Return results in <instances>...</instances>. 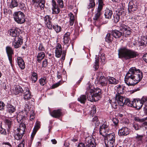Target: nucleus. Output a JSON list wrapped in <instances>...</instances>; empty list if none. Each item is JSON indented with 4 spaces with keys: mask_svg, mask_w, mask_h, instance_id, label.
Instances as JSON below:
<instances>
[{
    "mask_svg": "<svg viewBox=\"0 0 147 147\" xmlns=\"http://www.w3.org/2000/svg\"><path fill=\"white\" fill-rule=\"evenodd\" d=\"M142 77V73L139 69L132 67L126 74L125 81L128 86H134L138 83Z\"/></svg>",
    "mask_w": 147,
    "mask_h": 147,
    "instance_id": "1",
    "label": "nucleus"
},
{
    "mask_svg": "<svg viewBox=\"0 0 147 147\" xmlns=\"http://www.w3.org/2000/svg\"><path fill=\"white\" fill-rule=\"evenodd\" d=\"M118 52L119 57L120 58H123L125 60L135 58L137 55L136 52L125 47L120 48L118 50Z\"/></svg>",
    "mask_w": 147,
    "mask_h": 147,
    "instance_id": "2",
    "label": "nucleus"
},
{
    "mask_svg": "<svg viewBox=\"0 0 147 147\" xmlns=\"http://www.w3.org/2000/svg\"><path fill=\"white\" fill-rule=\"evenodd\" d=\"M96 144L94 138L90 137H86L84 143H80L77 147H96Z\"/></svg>",
    "mask_w": 147,
    "mask_h": 147,
    "instance_id": "3",
    "label": "nucleus"
},
{
    "mask_svg": "<svg viewBox=\"0 0 147 147\" xmlns=\"http://www.w3.org/2000/svg\"><path fill=\"white\" fill-rule=\"evenodd\" d=\"M13 16L15 21L18 24H22L25 21L24 13L20 11L15 12Z\"/></svg>",
    "mask_w": 147,
    "mask_h": 147,
    "instance_id": "4",
    "label": "nucleus"
},
{
    "mask_svg": "<svg viewBox=\"0 0 147 147\" xmlns=\"http://www.w3.org/2000/svg\"><path fill=\"white\" fill-rule=\"evenodd\" d=\"M99 129L100 134L104 137L109 134L111 131L109 125L107 123H103L100 126Z\"/></svg>",
    "mask_w": 147,
    "mask_h": 147,
    "instance_id": "5",
    "label": "nucleus"
},
{
    "mask_svg": "<svg viewBox=\"0 0 147 147\" xmlns=\"http://www.w3.org/2000/svg\"><path fill=\"white\" fill-rule=\"evenodd\" d=\"M102 10L97 9L95 15L93 18V20L94 21V24L96 26L98 27L100 26L103 24L100 19V17L102 14L101 12Z\"/></svg>",
    "mask_w": 147,
    "mask_h": 147,
    "instance_id": "6",
    "label": "nucleus"
},
{
    "mask_svg": "<svg viewBox=\"0 0 147 147\" xmlns=\"http://www.w3.org/2000/svg\"><path fill=\"white\" fill-rule=\"evenodd\" d=\"M96 76V79L98 83L102 86H106L107 84V79L103 76L102 72H98Z\"/></svg>",
    "mask_w": 147,
    "mask_h": 147,
    "instance_id": "7",
    "label": "nucleus"
},
{
    "mask_svg": "<svg viewBox=\"0 0 147 147\" xmlns=\"http://www.w3.org/2000/svg\"><path fill=\"white\" fill-rule=\"evenodd\" d=\"M147 119L146 118L143 119H140L138 117H136L134 118V120L139 122L142 123V125H138V124H134L133 127L136 130L140 129V128L144 126L147 125V122H144Z\"/></svg>",
    "mask_w": 147,
    "mask_h": 147,
    "instance_id": "8",
    "label": "nucleus"
},
{
    "mask_svg": "<svg viewBox=\"0 0 147 147\" xmlns=\"http://www.w3.org/2000/svg\"><path fill=\"white\" fill-rule=\"evenodd\" d=\"M119 27L120 30L122 31V35L125 37L131 34V29L127 26H126L124 24L120 23Z\"/></svg>",
    "mask_w": 147,
    "mask_h": 147,
    "instance_id": "9",
    "label": "nucleus"
},
{
    "mask_svg": "<svg viewBox=\"0 0 147 147\" xmlns=\"http://www.w3.org/2000/svg\"><path fill=\"white\" fill-rule=\"evenodd\" d=\"M23 43V40L19 37L14 38V40L12 42L13 46L15 48H18L20 47Z\"/></svg>",
    "mask_w": 147,
    "mask_h": 147,
    "instance_id": "10",
    "label": "nucleus"
},
{
    "mask_svg": "<svg viewBox=\"0 0 147 147\" xmlns=\"http://www.w3.org/2000/svg\"><path fill=\"white\" fill-rule=\"evenodd\" d=\"M86 95L88 100L91 102L96 101L98 100V99L96 97L90 89L88 90V93L86 92Z\"/></svg>",
    "mask_w": 147,
    "mask_h": 147,
    "instance_id": "11",
    "label": "nucleus"
},
{
    "mask_svg": "<svg viewBox=\"0 0 147 147\" xmlns=\"http://www.w3.org/2000/svg\"><path fill=\"white\" fill-rule=\"evenodd\" d=\"M6 50L10 63L12 66V55L13 54V51L11 47L9 46L6 47Z\"/></svg>",
    "mask_w": 147,
    "mask_h": 147,
    "instance_id": "12",
    "label": "nucleus"
},
{
    "mask_svg": "<svg viewBox=\"0 0 147 147\" xmlns=\"http://www.w3.org/2000/svg\"><path fill=\"white\" fill-rule=\"evenodd\" d=\"M138 7L137 3L135 1H130L128 5L129 11H136L138 9Z\"/></svg>",
    "mask_w": 147,
    "mask_h": 147,
    "instance_id": "13",
    "label": "nucleus"
},
{
    "mask_svg": "<svg viewBox=\"0 0 147 147\" xmlns=\"http://www.w3.org/2000/svg\"><path fill=\"white\" fill-rule=\"evenodd\" d=\"M50 114L52 117L55 118H59L62 115L61 110L60 109L54 110L51 112Z\"/></svg>",
    "mask_w": 147,
    "mask_h": 147,
    "instance_id": "14",
    "label": "nucleus"
},
{
    "mask_svg": "<svg viewBox=\"0 0 147 147\" xmlns=\"http://www.w3.org/2000/svg\"><path fill=\"white\" fill-rule=\"evenodd\" d=\"M55 49V56L59 58L62 54L61 46L59 43H57Z\"/></svg>",
    "mask_w": 147,
    "mask_h": 147,
    "instance_id": "15",
    "label": "nucleus"
},
{
    "mask_svg": "<svg viewBox=\"0 0 147 147\" xmlns=\"http://www.w3.org/2000/svg\"><path fill=\"white\" fill-rule=\"evenodd\" d=\"M115 98L117 100L118 104L120 106H123V102L124 101L125 97H123L121 94H116Z\"/></svg>",
    "mask_w": 147,
    "mask_h": 147,
    "instance_id": "16",
    "label": "nucleus"
},
{
    "mask_svg": "<svg viewBox=\"0 0 147 147\" xmlns=\"http://www.w3.org/2000/svg\"><path fill=\"white\" fill-rule=\"evenodd\" d=\"M118 134L119 136H126L129 134V130L126 127H123L119 130Z\"/></svg>",
    "mask_w": 147,
    "mask_h": 147,
    "instance_id": "17",
    "label": "nucleus"
},
{
    "mask_svg": "<svg viewBox=\"0 0 147 147\" xmlns=\"http://www.w3.org/2000/svg\"><path fill=\"white\" fill-rule=\"evenodd\" d=\"M52 10L53 14H58L60 11L58 6L56 4V2L54 0H52Z\"/></svg>",
    "mask_w": 147,
    "mask_h": 147,
    "instance_id": "18",
    "label": "nucleus"
},
{
    "mask_svg": "<svg viewBox=\"0 0 147 147\" xmlns=\"http://www.w3.org/2000/svg\"><path fill=\"white\" fill-rule=\"evenodd\" d=\"M92 92L94 94V96H96L97 99H98V100L101 98L100 96L101 93V90L99 88H94V89H90Z\"/></svg>",
    "mask_w": 147,
    "mask_h": 147,
    "instance_id": "19",
    "label": "nucleus"
},
{
    "mask_svg": "<svg viewBox=\"0 0 147 147\" xmlns=\"http://www.w3.org/2000/svg\"><path fill=\"white\" fill-rule=\"evenodd\" d=\"M13 90L14 93L16 95L22 93L24 91L22 88L19 85L14 86Z\"/></svg>",
    "mask_w": 147,
    "mask_h": 147,
    "instance_id": "20",
    "label": "nucleus"
},
{
    "mask_svg": "<svg viewBox=\"0 0 147 147\" xmlns=\"http://www.w3.org/2000/svg\"><path fill=\"white\" fill-rule=\"evenodd\" d=\"M40 122L39 121H37L36 122L34 128L33 130V131L31 136L32 139H33L37 131L40 128Z\"/></svg>",
    "mask_w": 147,
    "mask_h": 147,
    "instance_id": "21",
    "label": "nucleus"
},
{
    "mask_svg": "<svg viewBox=\"0 0 147 147\" xmlns=\"http://www.w3.org/2000/svg\"><path fill=\"white\" fill-rule=\"evenodd\" d=\"M10 35L16 38V37H19L20 35V32L17 29H11L10 30Z\"/></svg>",
    "mask_w": 147,
    "mask_h": 147,
    "instance_id": "22",
    "label": "nucleus"
},
{
    "mask_svg": "<svg viewBox=\"0 0 147 147\" xmlns=\"http://www.w3.org/2000/svg\"><path fill=\"white\" fill-rule=\"evenodd\" d=\"M105 140L115 142V136L114 133H110L105 137Z\"/></svg>",
    "mask_w": 147,
    "mask_h": 147,
    "instance_id": "23",
    "label": "nucleus"
},
{
    "mask_svg": "<svg viewBox=\"0 0 147 147\" xmlns=\"http://www.w3.org/2000/svg\"><path fill=\"white\" fill-rule=\"evenodd\" d=\"M18 64L21 69H23L25 67V64L24 61L20 57L17 58Z\"/></svg>",
    "mask_w": 147,
    "mask_h": 147,
    "instance_id": "24",
    "label": "nucleus"
},
{
    "mask_svg": "<svg viewBox=\"0 0 147 147\" xmlns=\"http://www.w3.org/2000/svg\"><path fill=\"white\" fill-rule=\"evenodd\" d=\"M22 133V134L21 133L20 131L17 129V131L15 132L14 135L15 139L17 140L21 139L25 133L23 132Z\"/></svg>",
    "mask_w": 147,
    "mask_h": 147,
    "instance_id": "25",
    "label": "nucleus"
},
{
    "mask_svg": "<svg viewBox=\"0 0 147 147\" xmlns=\"http://www.w3.org/2000/svg\"><path fill=\"white\" fill-rule=\"evenodd\" d=\"M138 44L139 46L146 45L147 44V36H142L141 39L140 41H139Z\"/></svg>",
    "mask_w": 147,
    "mask_h": 147,
    "instance_id": "26",
    "label": "nucleus"
},
{
    "mask_svg": "<svg viewBox=\"0 0 147 147\" xmlns=\"http://www.w3.org/2000/svg\"><path fill=\"white\" fill-rule=\"evenodd\" d=\"M112 33L113 36L115 38H118L122 35V32L116 30L112 31Z\"/></svg>",
    "mask_w": 147,
    "mask_h": 147,
    "instance_id": "27",
    "label": "nucleus"
},
{
    "mask_svg": "<svg viewBox=\"0 0 147 147\" xmlns=\"http://www.w3.org/2000/svg\"><path fill=\"white\" fill-rule=\"evenodd\" d=\"M105 16L107 19H110L113 15V12L111 10L107 9L105 11Z\"/></svg>",
    "mask_w": 147,
    "mask_h": 147,
    "instance_id": "28",
    "label": "nucleus"
},
{
    "mask_svg": "<svg viewBox=\"0 0 147 147\" xmlns=\"http://www.w3.org/2000/svg\"><path fill=\"white\" fill-rule=\"evenodd\" d=\"M68 16L69 19V25L72 26L73 25L74 22L75 18L74 16L71 13H70L68 14Z\"/></svg>",
    "mask_w": 147,
    "mask_h": 147,
    "instance_id": "29",
    "label": "nucleus"
},
{
    "mask_svg": "<svg viewBox=\"0 0 147 147\" xmlns=\"http://www.w3.org/2000/svg\"><path fill=\"white\" fill-rule=\"evenodd\" d=\"M45 57V53L43 52H41L38 53L37 56V61L38 63H40L41 61Z\"/></svg>",
    "mask_w": 147,
    "mask_h": 147,
    "instance_id": "30",
    "label": "nucleus"
},
{
    "mask_svg": "<svg viewBox=\"0 0 147 147\" xmlns=\"http://www.w3.org/2000/svg\"><path fill=\"white\" fill-rule=\"evenodd\" d=\"M11 0V2L9 5L10 8L12 9L18 6V4L17 1V0Z\"/></svg>",
    "mask_w": 147,
    "mask_h": 147,
    "instance_id": "31",
    "label": "nucleus"
},
{
    "mask_svg": "<svg viewBox=\"0 0 147 147\" xmlns=\"http://www.w3.org/2000/svg\"><path fill=\"white\" fill-rule=\"evenodd\" d=\"M16 111L15 107L13 105L9 104L7 106V111L10 113H13Z\"/></svg>",
    "mask_w": 147,
    "mask_h": 147,
    "instance_id": "32",
    "label": "nucleus"
},
{
    "mask_svg": "<svg viewBox=\"0 0 147 147\" xmlns=\"http://www.w3.org/2000/svg\"><path fill=\"white\" fill-rule=\"evenodd\" d=\"M78 100L81 103L84 104L86 100V96L84 95H81L80 97L78 98Z\"/></svg>",
    "mask_w": 147,
    "mask_h": 147,
    "instance_id": "33",
    "label": "nucleus"
},
{
    "mask_svg": "<svg viewBox=\"0 0 147 147\" xmlns=\"http://www.w3.org/2000/svg\"><path fill=\"white\" fill-rule=\"evenodd\" d=\"M105 143L106 147H113L115 144V142L106 140H105Z\"/></svg>",
    "mask_w": 147,
    "mask_h": 147,
    "instance_id": "34",
    "label": "nucleus"
},
{
    "mask_svg": "<svg viewBox=\"0 0 147 147\" xmlns=\"http://www.w3.org/2000/svg\"><path fill=\"white\" fill-rule=\"evenodd\" d=\"M26 126L25 124L22 123H21L20 125V128H18L17 129L20 131V133L22 134L23 132H25V129L26 128Z\"/></svg>",
    "mask_w": 147,
    "mask_h": 147,
    "instance_id": "35",
    "label": "nucleus"
},
{
    "mask_svg": "<svg viewBox=\"0 0 147 147\" xmlns=\"http://www.w3.org/2000/svg\"><path fill=\"white\" fill-rule=\"evenodd\" d=\"M108 81L109 84H116L118 81L113 77H110L108 79Z\"/></svg>",
    "mask_w": 147,
    "mask_h": 147,
    "instance_id": "36",
    "label": "nucleus"
},
{
    "mask_svg": "<svg viewBox=\"0 0 147 147\" xmlns=\"http://www.w3.org/2000/svg\"><path fill=\"white\" fill-rule=\"evenodd\" d=\"M117 88V93L116 94H121L124 93V87L123 86L119 85Z\"/></svg>",
    "mask_w": 147,
    "mask_h": 147,
    "instance_id": "37",
    "label": "nucleus"
},
{
    "mask_svg": "<svg viewBox=\"0 0 147 147\" xmlns=\"http://www.w3.org/2000/svg\"><path fill=\"white\" fill-rule=\"evenodd\" d=\"M143 105V103H142V101L141 100H137L136 102V107L137 108L140 109L141 108Z\"/></svg>",
    "mask_w": 147,
    "mask_h": 147,
    "instance_id": "38",
    "label": "nucleus"
},
{
    "mask_svg": "<svg viewBox=\"0 0 147 147\" xmlns=\"http://www.w3.org/2000/svg\"><path fill=\"white\" fill-rule=\"evenodd\" d=\"M31 79L32 81H34V83L36 82L38 79L37 74L36 73L34 72H32L31 76Z\"/></svg>",
    "mask_w": 147,
    "mask_h": 147,
    "instance_id": "39",
    "label": "nucleus"
},
{
    "mask_svg": "<svg viewBox=\"0 0 147 147\" xmlns=\"http://www.w3.org/2000/svg\"><path fill=\"white\" fill-rule=\"evenodd\" d=\"M113 40L112 35H111L110 34H107L106 37V41L108 42H111Z\"/></svg>",
    "mask_w": 147,
    "mask_h": 147,
    "instance_id": "40",
    "label": "nucleus"
},
{
    "mask_svg": "<svg viewBox=\"0 0 147 147\" xmlns=\"http://www.w3.org/2000/svg\"><path fill=\"white\" fill-rule=\"evenodd\" d=\"M5 121L6 124L7 125L8 129H10L12 124V120L11 119H5Z\"/></svg>",
    "mask_w": 147,
    "mask_h": 147,
    "instance_id": "41",
    "label": "nucleus"
},
{
    "mask_svg": "<svg viewBox=\"0 0 147 147\" xmlns=\"http://www.w3.org/2000/svg\"><path fill=\"white\" fill-rule=\"evenodd\" d=\"M52 28L57 33H58L61 30V27L57 25H53Z\"/></svg>",
    "mask_w": 147,
    "mask_h": 147,
    "instance_id": "42",
    "label": "nucleus"
},
{
    "mask_svg": "<svg viewBox=\"0 0 147 147\" xmlns=\"http://www.w3.org/2000/svg\"><path fill=\"white\" fill-rule=\"evenodd\" d=\"M95 4L94 2V0H90L89 5H88V9L93 8H94Z\"/></svg>",
    "mask_w": 147,
    "mask_h": 147,
    "instance_id": "43",
    "label": "nucleus"
},
{
    "mask_svg": "<svg viewBox=\"0 0 147 147\" xmlns=\"http://www.w3.org/2000/svg\"><path fill=\"white\" fill-rule=\"evenodd\" d=\"M120 18V15L116 14L113 15L114 22L115 23L118 22Z\"/></svg>",
    "mask_w": 147,
    "mask_h": 147,
    "instance_id": "44",
    "label": "nucleus"
},
{
    "mask_svg": "<svg viewBox=\"0 0 147 147\" xmlns=\"http://www.w3.org/2000/svg\"><path fill=\"white\" fill-rule=\"evenodd\" d=\"M98 9L102 10L103 6L104 4L103 2V0H98Z\"/></svg>",
    "mask_w": 147,
    "mask_h": 147,
    "instance_id": "45",
    "label": "nucleus"
},
{
    "mask_svg": "<svg viewBox=\"0 0 147 147\" xmlns=\"http://www.w3.org/2000/svg\"><path fill=\"white\" fill-rule=\"evenodd\" d=\"M92 121H93L95 124L96 127L97 126H98L100 123V122L98 119V118L97 117H94L92 119Z\"/></svg>",
    "mask_w": 147,
    "mask_h": 147,
    "instance_id": "46",
    "label": "nucleus"
},
{
    "mask_svg": "<svg viewBox=\"0 0 147 147\" xmlns=\"http://www.w3.org/2000/svg\"><path fill=\"white\" fill-rule=\"evenodd\" d=\"M130 100L128 98H127L125 97L124 101L123 102V105H128L129 107H131V104L130 103Z\"/></svg>",
    "mask_w": 147,
    "mask_h": 147,
    "instance_id": "47",
    "label": "nucleus"
},
{
    "mask_svg": "<svg viewBox=\"0 0 147 147\" xmlns=\"http://www.w3.org/2000/svg\"><path fill=\"white\" fill-rule=\"evenodd\" d=\"M92 110L90 111V114L92 116H93V115L96 112V107L95 105H93L92 107Z\"/></svg>",
    "mask_w": 147,
    "mask_h": 147,
    "instance_id": "48",
    "label": "nucleus"
},
{
    "mask_svg": "<svg viewBox=\"0 0 147 147\" xmlns=\"http://www.w3.org/2000/svg\"><path fill=\"white\" fill-rule=\"evenodd\" d=\"M23 92L24 93V95H27L28 94H30V91L28 88H25Z\"/></svg>",
    "mask_w": 147,
    "mask_h": 147,
    "instance_id": "49",
    "label": "nucleus"
},
{
    "mask_svg": "<svg viewBox=\"0 0 147 147\" xmlns=\"http://www.w3.org/2000/svg\"><path fill=\"white\" fill-rule=\"evenodd\" d=\"M18 5L19 8L22 10H25L26 9V7L25 6L24 4L22 2H20L19 4H18Z\"/></svg>",
    "mask_w": 147,
    "mask_h": 147,
    "instance_id": "50",
    "label": "nucleus"
},
{
    "mask_svg": "<svg viewBox=\"0 0 147 147\" xmlns=\"http://www.w3.org/2000/svg\"><path fill=\"white\" fill-rule=\"evenodd\" d=\"M24 117L22 115H19L17 116V120L18 121H20L22 122L24 121Z\"/></svg>",
    "mask_w": 147,
    "mask_h": 147,
    "instance_id": "51",
    "label": "nucleus"
},
{
    "mask_svg": "<svg viewBox=\"0 0 147 147\" xmlns=\"http://www.w3.org/2000/svg\"><path fill=\"white\" fill-rule=\"evenodd\" d=\"M46 78H41L39 80L40 83L42 86H44L46 83Z\"/></svg>",
    "mask_w": 147,
    "mask_h": 147,
    "instance_id": "52",
    "label": "nucleus"
},
{
    "mask_svg": "<svg viewBox=\"0 0 147 147\" xmlns=\"http://www.w3.org/2000/svg\"><path fill=\"white\" fill-rule=\"evenodd\" d=\"M45 24L47 27L50 29H51L53 27L52 25L51 21L47 22H45Z\"/></svg>",
    "mask_w": 147,
    "mask_h": 147,
    "instance_id": "53",
    "label": "nucleus"
},
{
    "mask_svg": "<svg viewBox=\"0 0 147 147\" xmlns=\"http://www.w3.org/2000/svg\"><path fill=\"white\" fill-rule=\"evenodd\" d=\"M0 133L3 135H6V132L5 130L3 128L1 125H0Z\"/></svg>",
    "mask_w": 147,
    "mask_h": 147,
    "instance_id": "54",
    "label": "nucleus"
},
{
    "mask_svg": "<svg viewBox=\"0 0 147 147\" xmlns=\"http://www.w3.org/2000/svg\"><path fill=\"white\" fill-rule=\"evenodd\" d=\"M142 103L144 105L145 107L147 106V99L146 98L143 97L141 99Z\"/></svg>",
    "mask_w": 147,
    "mask_h": 147,
    "instance_id": "55",
    "label": "nucleus"
},
{
    "mask_svg": "<svg viewBox=\"0 0 147 147\" xmlns=\"http://www.w3.org/2000/svg\"><path fill=\"white\" fill-rule=\"evenodd\" d=\"M109 102L113 108L114 109L117 108V104L116 102H113L112 100H110Z\"/></svg>",
    "mask_w": 147,
    "mask_h": 147,
    "instance_id": "56",
    "label": "nucleus"
},
{
    "mask_svg": "<svg viewBox=\"0 0 147 147\" xmlns=\"http://www.w3.org/2000/svg\"><path fill=\"white\" fill-rule=\"evenodd\" d=\"M44 20L45 23V22H47L51 21V18L49 16L47 15L44 17Z\"/></svg>",
    "mask_w": 147,
    "mask_h": 147,
    "instance_id": "57",
    "label": "nucleus"
},
{
    "mask_svg": "<svg viewBox=\"0 0 147 147\" xmlns=\"http://www.w3.org/2000/svg\"><path fill=\"white\" fill-rule=\"evenodd\" d=\"M112 121L114 125L115 126H117L118 125L119 122L118 119L115 118H113V119Z\"/></svg>",
    "mask_w": 147,
    "mask_h": 147,
    "instance_id": "58",
    "label": "nucleus"
},
{
    "mask_svg": "<svg viewBox=\"0 0 147 147\" xmlns=\"http://www.w3.org/2000/svg\"><path fill=\"white\" fill-rule=\"evenodd\" d=\"M48 65L47 60L45 59L42 62V66L43 67H46Z\"/></svg>",
    "mask_w": 147,
    "mask_h": 147,
    "instance_id": "59",
    "label": "nucleus"
},
{
    "mask_svg": "<svg viewBox=\"0 0 147 147\" xmlns=\"http://www.w3.org/2000/svg\"><path fill=\"white\" fill-rule=\"evenodd\" d=\"M57 3L59 5L60 7L62 8L63 7V1L62 0H56Z\"/></svg>",
    "mask_w": 147,
    "mask_h": 147,
    "instance_id": "60",
    "label": "nucleus"
},
{
    "mask_svg": "<svg viewBox=\"0 0 147 147\" xmlns=\"http://www.w3.org/2000/svg\"><path fill=\"white\" fill-rule=\"evenodd\" d=\"M38 49V51H45V48L42 44H39Z\"/></svg>",
    "mask_w": 147,
    "mask_h": 147,
    "instance_id": "61",
    "label": "nucleus"
},
{
    "mask_svg": "<svg viewBox=\"0 0 147 147\" xmlns=\"http://www.w3.org/2000/svg\"><path fill=\"white\" fill-rule=\"evenodd\" d=\"M70 39V38H67L66 37H63V42L65 45L68 44Z\"/></svg>",
    "mask_w": 147,
    "mask_h": 147,
    "instance_id": "62",
    "label": "nucleus"
},
{
    "mask_svg": "<svg viewBox=\"0 0 147 147\" xmlns=\"http://www.w3.org/2000/svg\"><path fill=\"white\" fill-rule=\"evenodd\" d=\"M60 83L61 82L59 81V82L51 86V88L54 89L58 87L60 85Z\"/></svg>",
    "mask_w": 147,
    "mask_h": 147,
    "instance_id": "63",
    "label": "nucleus"
},
{
    "mask_svg": "<svg viewBox=\"0 0 147 147\" xmlns=\"http://www.w3.org/2000/svg\"><path fill=\"white\" fill-rule=\"evenodd\" d=\"M24 98L26 100L30 99L31 98V96L30 94H28L27 95H24Z\"/></svg>",
    "mask_w": 147,
    "mask_h": 147,
    "instance_id": "64",
    "label": "nucleus"
}]
</instances>
